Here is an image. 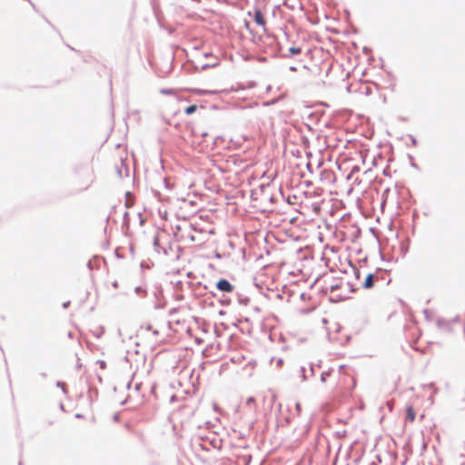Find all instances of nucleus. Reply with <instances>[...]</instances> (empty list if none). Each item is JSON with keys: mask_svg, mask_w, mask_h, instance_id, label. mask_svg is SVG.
Instances as JSON below:
<instances>
[{"mask_svg": "<svg viewBox=\"0 0 465 465\" xmlns=\"http://www.w3.org/2000/svg\"><path fill=\"white\" fill-rule=\"evenodd\" d=\"M216 286L221 292H232L233 291V286L229 281L225 279H221L218 281Z\"/></svg>", "mask_w": 465, "mask_h": 465, "instance_id": "f257e3e1", "label": "nucleus"}, {"mask_svg": "<svg viewBox=\"0 0 465 465\" xmlns=\"http://www.w3.org/2000/svg\"><path fill=\"white\" fill-rule=\"evenodd\" d=\"M254 21L255 23L262 26L263 29L266 27V21L264 19L263 14L261 10H255L254 12Z\"/></svg>", "mask_w": 465, "mask_h": 465, "instance_id": "f03ea898", "label": "nucleus"}, {"mask_svg": "<svg viewBox=\"0 0 465 465\" xmlns=\"http://www.w3.org/2000/svg\"><path fill=\"white\" fill-rule=\"evenodd\" d=\"M416 417L415 411L411 406L407 407L406 409V418L411 421H414Z\"/></svg>", "mask_w": 465, "mask_h": 465, "instance_id": "7ed1b4c3", "label": "nucleus"}, {"mask_svg": "<svg viewBox=\"0 0 465 465\" xmlns=\"http://www.w3.org/2000/svg\"><path fill=\"white\" fill-rule=\"evenodd\" d=\"M373 279H374V275L373 274H368L364 282H363V287L364 288H367V289H370L373 286Z\"/></svg>", "mask_w": 465, "mask_h": 465, "instance_id": "20e7f679", "label": "nucleus"}, {"mask_svg": "<svg viewBox=\"0 0 465 465\" xmlns=\"http://www.w3.org/2000/svg\"><path fill=\"white\" fill-rule=\"evenodd\" d=\"M196 109H197V106L193 104V105H190L187 108H185L184 112L186 114H192L196 111Z\"/></svg>", "mask_w": 465, "mask_h": 465, "instance_id": "39448f33", "label": "nucleus"}, {"mask_svg": "<svg viewBox=\"0 0 465 465\" xmlns=\"http://www.w3.org/2000/svg\"><path fill=\"white\" fill-rule=\"evenodd\" d=\"M289 52L291 53V54L296 55V54H300L302 53V49L300 47L293 46L289 49Z\"/></svg>", "mask_w": 465, "mask_h": 465, "instance_id": "423d86ee", "label": "nucleus"}, {"mask_svg": "<svg viewBox=\"0 0 465 465\" xmlns=\"http://www.w3.org/2000/svg\"><path fill=\"white\" fill-rule=\"evenodd\" d=\"M45 422L49 425H53L56 422V420L55 419H53V416L51 415H48L46 418H45Z\"/></svg>", "mask_w": 465, "mask_h": 465, "instance_id": "0eeeda50", "label": "nucleus"}, {"mask_svg": "<svg viewBox=\"0 0 465 465\" xmlns=\"http://www.w3.org/2000/svg\"><path fill=\"white\" fill-rule=\"evenodd\" d=\"M148 331H153V334L155 336V337H158L159 335V331L157 329H154L153 330V327L151 325L147 326L146 328Z\"/></svg>", "mask_w": 465, "mask_h": 465, "instance_id": "6e6552de", "label": "nucleus"}]
</instances>
